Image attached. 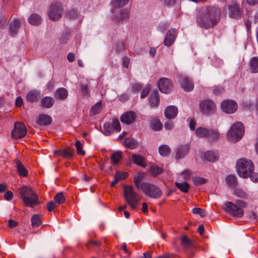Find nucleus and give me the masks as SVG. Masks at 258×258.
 <instances>
[{
  "label": "nucleus",
  "mask_w": 258,
  "mask_h": 258,
  "mask_svg": "<svg viewBox=\"0 0 258 258\" xmlns=\"http://www.w3.org/2000/svg\"><path fill=\"white\" fill-rule=\"evenodd\" d=\"M181 244L184 248H189L192 246L193 244L192 241L185 235H182L180 238Z\"/></svg>",
  "instance_id": "nucleus-41"
},
{
  "label": "nucleus",
  "mask_w": 258,
  "mask_h": 258,
  "mask_svg": "<svg viewBox=\"0 0 258 258\" xmlns=\"http://www.w3.org/2000/svg\"><path fill=\"white\" fill-rule=\"evenodd\" d=\"M41 103L43 107L49 108L53 105L54 99L51 97H45L42 99Z\"/></svg>",
  "instance_id": "nucleus-39"
},
{
  "label": "nucleus",
  "mask_w": 258,
  "mask_h": 258,
  "mask_svg": "<svg viewBox=\"0 0 258 258\" xmlns=\"http://www.w3.org/2000/svg\"><path fill=\"white\" fill-rule=\"evenodd\" d=\"M128 176V173L127 172H123L121 171H117L115 172L114 178L118 179V180H123L126 178Z\"/></svg>",
  "instance_id": "nucleus-50"
},
{
  "label": "nucleus",
  "mask_w": 258,
  "mask_h": 258,
  "mask_svg": "<svg viewBox=\"0 0 258 258\" xmlns=\"http://www.w3.org/2000/svg\"><path fill=\"white\" fill-rule=\"evenodd\" d=\"M199 110L202 114L206 116H211L216 113L217 106L215 102L212 99H206L200 102Z\"/></svg>",
  "instance_id": "nucleus-8"
},
{
  "label": "nucleus",
  "mask_w": 258,
  "mask_h": 258,
  "mask_svg": "<svg viewBox=\"0 0 258 258\" xmlns=\"http://www.w3.org/2000/svg\"><path fill=\"white\" fill-rule=\"evenodd\" d=\"M244 134L243 124L239 121L234 123L227 133V138L233 143H236L242 139Z\"/></svg>",
  "instance_id": "nucleus-5"
},
{
  "label": "nucleus",
  "mask_w": 258,
  "mask_h": 258,
  "mask_svg": "<svg viewBox=\"0 0 258 258\" xmlns=\"http://www.w3.org/2000/svg\"><path fill=\"white\" fill-rule=\"evenodd\" d=\"M178 82L184 91L188 92L194 90V83L187 76L180 75L178 78Z\"/></svg>",
  "instance_id": "nucleus-17"
},
{
  "label": "nucleus",
  "mask_w": 258,
  "mask_h": 258,
  "mask_svg": "<svg viewBox=\"0 0 258 258\" xmlns=\"http://www.w3.org/2000/svg\"><path fill=\"white\" fill-rule=\"evenodd\" d=\"M54 154H57L64 158H71L74 156V150L70 148H66L62 150L55 151Z\"/></svg>",
  "instance_id": "nucleus-25"
},
{
  "label": "nucleus",
  "mask_w": 258,
  "mask_h": 258,
  "mask_svg": "<svg viewBox=\"0 0 258 258\" xmlns=\"http://www.w3.org/2000/svg\"><path fill=\"white\" fill-rule=\"evenodd\" d=\"M130 0H111V5L114 8H120L124 7Z\"/></svg>",
  "instance_id": "nucleus-40"
},
{
  "label": "nucleus",
  "mask_w": 258,
  "mask_h": 258,
  "mask_svg": "<svg viewBox=\"0 0 258 258\" xmlns=\"http://www.w3.org/2000/svg\"><path fill=\"white\" fill-rule=\"evenodd\" d=\"M151 87L150 85H147L146 87H145L141 92V98H144L146 97L149 94L150 92L151 91Z\"/></svg>",
  "instance_id": "nucleus-52"
},
{
  "label": "nucleus",
  "mask_w": 258,
  "mask_h": 258,
  "mask_svg": "<svg viewBox=\"0 0 258 258\" xmlns=\"http://www.w3.org/2000/svg\"><path fill=\"white\" fill-rule=\"evenodd\" d=\"M233 194L237 197L244 199H246L248 198V195L243 189L240 188H235L233 191Z\"/></svg>",
  "instance_id": "nucleus-45"
},
{
  "label": "nucleus",
  "mask_w": 258,
  "mask_h": 258,
  "mask_svg": "<svg viewBox=\"0 0 258 258\" xmlns=\"http://www.w3.org/2000/svg\"><path fill=\"white\" fill-rule=\"evenodd\" d=\"M150 127L153 131H159L163 128V124L160 119L156 117H152L150 120Z\"/></svg>",
  "instance_id": "nucleus-27"
},
{
  "label": "nucleus",
  "mask_w": 258,
  "mask_h": 258,
  "mask_svg": "<svg viewBox=\"0 0 258 258\" xmlns=\"http://www.w3.org/2000/svg\"><path fill=\"white\" fill-rule=\"evenodd\" d=\"M159 90L163 93H170L173 90L174 86L172 81L167 78H161L158 82Z\"/></svg>",
  "instance_id": "nucleus-12"
},
{
  "label": "nucleus",
  "mask_w": 258,
  "mask_h": 258,
  "mask_svg": "<svg viewBox=\"0 0 258 258\" xmlns=\"http://www.w3.org/2000/svg\"><path fill=\"white\" fill-rule=\"evenodd\" d=\"M132 160L133 162L142 167L146 166V162L144 157L138 154H133L132 155Z\"/></svg>",
  "instance_id": "nucleus-31"
},
{
  "label": "nucleus",
  "mask_w": 258,
  "mask_h": 258,
  "mask_svg": "<svg viewBox=\"0 0 258 258\" xmlns=\"http://www.w3.org/2000/svg\"><path fill=\"white\" fill-rule=\"evenodd\" d=\"M221 10L216 6H206L201 8L196 15V22L200 27L209 29L216 26L220 22Z\"/></svg>",
  "instance_id": "nucleus-1"
},
{
  "label": "nucleus",
  "mask_w": 258,
  "mask_h": 258,
  "mask_svg": "<svg viewBox=\"0 0 258 258\" xmlns=\"http://www.w3.org/2000/svg\"><path fill=\"white\" fill-rule=\"evenodd\" d=\"M225 92V88L221 85L214 86L213 87V93L216 96L222 95Z\"/></svg>",
  "instance_id": "nucleus-47"
},
{
  "label": "nucleus",
  "mask_w": 258,
  "mask_h": 258,
  "mask_svg": "<svg viewBox=\"0 0 258 258\" xmlns=\"http://www.w3.org/2000/svg\"><path fill=\"white\" fill-rule=\"evenodd\" d=\"M123 144L126 148L130 149H135L138 146L137 142L133 138H125L123 141Z\"/></svg>",
  "instance_id": "nucleus-33"
},
{
  "label": "nucleus",
  "mask_w": 258,
  "mask_h": 258,
  "mask_svg": "<svg viewBox=\"0 0 258 258\" xmlns=\"http://www.w3.org/2000/svg\"><path fill=\"white\" fill-rule=\"evenodd\" d=\"M177 33L175 29H170L169 30L165 35L164 44L167 47L171 46L176 39Z\"/></svg>",
  "instance_id": "nucleus-18"
},
{
  "label": "nucleus",
  "mask_w": 258,
  "mask_h": 258,
  "mask_svg": "<svg viewBox=\"0 0 258 258\" xmlns=\"http://www.w3.org/2000/svg\"><path fill=\"white\" fill-rule=\"evenodd\" d=\"M144 174L143 173H138L135 175L134 177V182L137 189L140 190L142 189V186H143V182L142 181L144 179Z\"/></svg>",
  "instance_id": "nucleus-30"
},
{
  "label": "nucleus",
  "mask_w": 258,
  "mask_h": 258,
  "mask_svg": "<svg viewBox=\"0 0 258 258\" xmlns=\"http://www.w3.org/2000/svg\"><path fill=\"white\" fill-rule=\"evenodd\" d=\"M191 174V171L188 169H185L181 173L182 178L185 180L189 179L190 178Z\"/></svg>",
  "instance_id": "nucleus-55"
},
{
  "label": "nucleus",
  "mask_w": 258,
  "mask_h": 258,
  "mask_svg": "<svg viewBox=\"0 0 258 258\" xmlns=\"http://www.w3.org/2000/svg\"><path fill=\"white\" fill-rule=\"evenodd\" d=\"M63 14V8L59 3L51 4L48 12L49 18L52 21H57Z\"/></svg>",
  "instance_id": "nucleus-10"
},
{
  "label": "nucleus",
  "mask_w": 258,
  "mask_h": 258,
  "mask_svg": "<svg viewBox=\"0 0 258 258\" xmlns=\"http://www.w3.org/2000/svg\"><path fill=\"white\" fill-rule=\"evenodd\" d=\"M136 117L137 115L134 111H128L120 116V119L122 123L130 124L134 122Z\"/></svg>",
  "instance_id": "nucleus-19"
},
{
  "label": "nucleus",
  "mask_w": 258,
  "mask_h": 258,
  "mask_svg": "<svg viewBox=\"0 0 258 258\" xmlns=\"http://www.w3.org/2000/svg\"><path fill=\"white\" fill-rule=\"evenodd\" d=\"M204 157L208 161L215 162L218 160L219 155L213 151H208L205 153Z\"/></svg>",
  "instance_id": "nucleus-29"
},
{
  "label": "nucleus",
  "mask_w": 258,
  "mask_h": 258,
  "mask_svg": "<svg viewBox=\"0 0 258 258\" xmlns=\"http://www.w3.org/2000/svg\"><path fill=\"white\" fill-rule=\"evenodd\" d=\"M130 64V59L127 56H123L122 58V65L125 68H128Z\"/></svg>",
  "instance_id": "nucleus-59"
},
{
  "label": "nucleus",
  "mask_w": 258,
  "mask_h": 258,
  "mask_svg": "<svg viewBox=\"0 0 258 258\" xmlns=\"http://www.w3.org/2000/svg\"><path fill=\"white\" fill-rule=\"evenodd\" d=\"M116 53H120L125 50V42L123 40L117 41L115 45Z\"/></svg>",
  "instance_id": "nucleus-44"
},
{
  "label": "nucleus",
  "mask_w": 258,
  "mask_h": 258,
  "mask_svg": "<svg viewBox=\"0 0 258 258\" xmlns=\"http://www.w3.org/2000/svg\"><path fill=\"white\" fill-rule=\"evenodd\" d=\"M20 25L21 22L20 20L17 19L14 20L10 24L9 33L11 36L15 37L17 35Z\"/></svg>",
  "instance_id": "nucleus-23"
},
{
  "label": "nucleus",
  "mask_w": 258,
  "mask_h": 258,
  "mask_svg": "<svg viewBox=\"0 0 258 258\" xmlns=\"http://www.w3.org/2000/svg\"><path fill=\"white\" fill-rule=\"evenodd\" d=\"M68 95V91L64 88H59L55 92L54 97L59 100L66 99Z\"/></svg>",
  "instance_id": "nucleus-35"
},
{
  "label": "nucleus",
  "mask_w": 258,
  "mask_h": 258,
  "mask_svg": "<svg viewBox=\"0 0 258 258\" xmlns=\"http://www.w3.org/2000/svg\"><path fill=\"white\" fill-rule=\"evenodd\" d=\"M196 136L199 138H207L211 142L217 141L220 134L216 130L200 126L195 130Z\"/></svg>",
  "instance_id": "nucleus-6"
},
{
  "label": "nucleus",
  "mask_w": 258,
  "mask_h": 258,
  "mask_svg": "<svg viewBox=\"0 0 258 258\" xmlns=\"http://www.w3.org/2000/svg\"><path fill=\"white\" fill-rule=\"evenodd\" d=\"M164 169L157 166H152L150 168V172L152 175L154 177L157 176L158 175L162 173Z\"/></svg>",
  "instance_id": "nucleus-46"
},
{
  "label": "nucleus",
  "mask_w": 258,
  "mask_h": 258,
  "mask_svg": "<svg viewBox=\"0 0 258 258\" xmlns=\"http://www.w3.org/2000/svg\"><path fill=\"white\" fill-rule=\"evenodd\" d=\"M229 11V16L230 18L235 19H239L243 14V9L236 2H232L227 6Z\"/></svg>",
  "instance_id": "nucleus-11"
},
{
  "label": "nucleus",
  "mask_w": 258,
  "mask_h": 258,
  "mask_svg": "<svg viewBox=\"0 0 258 258\" xmlns=\"http://www.w3.org/2000/svg\"><path fill=\"white\" fill-rule=\"evenodd\" d=\"M192 181L196 186H200L206 182L207 180L203 177H195L192 178Z\"/></svg>",
  "instance_id": "nucleus-49"
},
{
  "label": "nucleus",
  "mask_w": 258,
  "mask_h": 258,
  "mask_svg": "<svg viewBox=\"0 0 258 258\" xmlns=\"http://www.w3.org/2000/svg\"><path fill=\"white\" fill-rule=\"evenodd\" d=\"M192 213L194 214H199L201 217H205L206 216L205 211L200 208H194L192 210Z\"/></svg>",
  "instance_id": "nucleus-53"
},
{
  "label": "nucleus",
  "mask_w": 258,
  "mask_h": 258,
  "mask_svg": "<svg viewBox=\"0 0 258 258\" xmlns=\"http://www.w3.org/2000/svg\"><path fill=\"white\" fill-rule=\"evenodd\" d=\"M40 98V92L37 90H31L26 95L27 101L31 103L37 102Z\"/></svg>",
  "instance_id": "nucleus-26"
},
{
  "label": "nucleus",
  "mask_w": 258,
  "mask_h": 258,
  "mask_svg": "<svg viewBox=\"0 0 258 258\" xmlns=\"http://www.w3.org/2000/svg\"><path fill=\"white\" fill-rule=\"evenodd\" d=\"M75 146L78 154L80 156H84L85 155V151L82 149V145L80 141L77 140L76 142Z\"/></svg>",
  "instance_id": "nucleus-51"
},
{
  "label": "nucleus",
  "mask_w": 258,
  "mask_h": 258,
  "mask_svg": "<svg viewBox=\"0 0 258 258\" xmlns=\"http://www.w3.org/2000/svg\"><path fill=\"white\" fill-rule=\"evenodd\" d=\"M122 153L121 151H119L111 154L110 159L112 164L117 165L118 164L119 162L122 158Z\"/></svg>",
  "instance_id": "nucleus-36"
},
{
  "label": "nucleus",
  "mask_w": 258,
  "mask_h": 258,
  "mask_svg": "<svg viewBox=\"0 0 258 258\" xmlns=\"http://www.w3.org/2000/svg\"><path fill=\"white\" fill-rule=\"evenodd\" d=\"M165 5L167 7L173 6L177 0H163Z\"/></svg>",
  "instance_id": "nucleus-62"
},
{
  "label": "nucleus",
  "mask_w": 258,
  "mask_h": 258,
  "mask_svg": "<svg viewBox=\"0 0 258 258\" xmlns=\"http://www.w3.org/2000/svg\"><path fill=\"white\" fill-rule=\"evenodd\" d=\"M142 85L140 83L134 84L132 86V91L134 93H137L141 90Z\"/></svg>",
  "instance_id": "nucleus-58"
},
{
  "label": "nucleus",
  "mask_w": 258,
  "mask_h": 258,
  "mask_svg": "<svg viewBox=\"0 0 258 258\" xmlns=\"http://www.w3.org/2000/svg\"><path fill=\"white\" fill-rule=\"evenodd\" d=\"M175 185L178 189L184 193L188 192L190 188V185L186 181L180 183L175 182Z\"/></svg>",
  "instance_id": "nucleus-38"
},
{
  "label": "nucleus",
  "mask_w": 258,
  "mask_h": 258,
  "mask_svg": "<svg viewBox=\"0 0 258 258\" xmlns=\"http://www.w3.org/2000/svg\"><path fill=\"white\" fill-rule=\"evenodd\" d=\"M67 15L70 19H76L78 17L79 14L76 10L72 9L67 12Z\"/></svg>",
  "instance_id": "nucleus-54"
},
{
  "label": "nucleus",
  "mask_w": 258,
  "mask_h": 258,
  "mask_svg": "<svg viewBox=\"0 0 258 258\" xmlns=\"http://www.w3.org/2000/svg\"><path fill=\"white\" fill-rule=\"evenodd\" d=\"M159 152L162 156L166 157L169 155L171 150L166 145H163L159 147Z\"/></svg>",
  "instance_id": "nucleus-43"
},
{
  "label": "nucleus",
  "mask_w": 258,
  "mask_h": 258,
  "mask_svg": "<svg viewBox=\"0 0 258 258\" xmlns=\"http://www.w3.org/2000/svg\"><path fill=\"white\" fill-rule=\"evenodd\" d=\"M223 209L226 213L235 217L241 218L244 215V210L231 202H225L223 206Z\"/></svg>",
  "instance_id": "nucleus-9"
},
{
  "label": "nucleus",
  "mask_w": 258,
  "mask_h": 258,
  "mask_svg": "<svg viewBox=\"0 0 258 258\" xmlns=\"http://www.w3.org/2000/svg\"><path fill=\"white\" fill-rule=\"evenodd\" d=\"M69 39V36L67 34L62 35L59 39V42L62 44H65Z\"/></svg>",
  "instance_id": "nucleus-63"
},
{
  "label": "nucleus",
  "mask_w": 258,
  "mask_h": 258,
  "mask_svg": "<svg viewBox=\"0 0 258 258\" xmlns=\"http://www.w3.org/2000/svg\"><path fill=\"white\" fill-rule=\"evenodd\" d=\"M41 215L39 214H35L31 218V225L33 227H37L42 224V221L40 219Z\"/></svg>",
  "instance_id": "nucleus-42"
},
{
  "label": "nucleus",
  "mask_w": 258,
  "mask_h": 258,
  "mask_svg": "<svg viewBox=\"0 0 258 258\" xmlns=\"http://www.w3.org/2000/svg\"><path fill=\"white\" fill-rule=\"evenodd\" d=\"M54 200L56 203L61 204L65 202L66 199L63 193L60 192L55 195L54 198Z\"/></svg>",
  "instance_id": "nucleus-48"
},
{
  "label": "nucleus",
  "mask_w": 258,
  "mask_h": 258,
  "mask_svg": "<svg viewBox=\"0 0 258 258\" xmlns=\"http://www.w3.org/2000/svg\"><path fill=\"white\" fill-rule=\"evenodd\" d=\"M19 192L21 199L24 203L25 206L33 207L38 204V197L30 187L23 186L20 188Z\"/></svg>",
  "instance_id": "nucleus-3"
},
{
  "label": "nucleus",
  "mask_w": 258,
  "mask_h": 258,
  "mask_svg": "<svg viewBox=\"0 0 258 258\" xmlns=\"http://www.w3.org/2000/svg\"><path fill=\"white\" fill-rule=\"evenodd\" d=\"M238 175L243 178H250L255 183L258 182V173L254 172L255 166L253 162L245 158L239 159L236 163Z\"/></svg>",
  "instance_id": "nucleus-2"
},
{
  "label": "nucleus",
  "mask_w": 258,
  "mask_h": 258,
  "mask_svg": "<svg viewBox=\"0 0 258 258\" xmlns=\"http://www.w3.org/2000/svg\"><path fill=\"white\" fill-rule=\"evenodd\" d=\"M130 16V10L127 9H122L118 14L113 13L111 16V19L114 22L118 24L123 21H128Z\"/></svg>",
  "instance_id": "nucleus-14"
},
{
  "label": "nucleus",
  "mask_w": 258,
  "mask_h": 258,
  "mask_svg": "<svg viewBox=\"0 0 258 258\" xmlns=\"http://www.w3.org/2000/svg\"><path fill=\"white\" fill-rule=\"evenodd\" d=\"M55 207V204L53 201H50L47 204V208L49 211H52Z\"/></svg>",
  "instance_id": "nucleus-64"
},
{
  "label": "nucleus",
  "mask_w": 258,
  "mask_h": 258,
  "mask_svg": "<svg viewBox=\"0 0 258 258\" xmlns=\"http://www.w3.org/2000/svg\"><path fill=\"white\" fill-rule=\"evenodd\" d=\"M178 114V109L175 106H167L164 111L165 116L169 119H172L175 118Z\"/></svg>",
  "instance_id": "nucleus-21"
},
{
  "label": "nucleus",
  "mask_w": 258,
  "mask_h": 258,
  "mask_svg": "<svg viewBox=\"0 0 258 258\" xmlns=\"http://www.w3.org/2000/svg\"><path fill=\"white\" fill-rule=\"evenodd\" d=\"M235 204L238 208H240L242 209L243 208H246L247 207V203L240 200H237L235 201Z\"/></svg>",
  "instance_id": "nucleus-57"
},
{
  "label": "nucleus",
  "mask_w": 258,
  "mask_h": 258,
  "mask_svg": "<svg viewBox=\"0 0 258 258\" xmlns=\"http://www.w3.org/2000/svg\"><path fill=\"white\" fill-rule=\"evenodd\" d=\"M52 122L51 117L48 115L42 114L39 115L36 119V122L40 125L47 126Z\"/></svg>",
  "instance_id": "nucleus-22"
},
{
  "label": "nucleus",
  "mask_w": 258,
  "mask_h": 258,
  "mask_svg": "<svg viewBox=\"0 0 258 258\" xmlns=\"http://www.w3.org/2000/svg\"><path fill=\"white\" fill-rule=\"evenodd\" d=\"M249 67L252 73H258V57H252L249 61Z\"/></svg>",
  "instance_id": "nucleus-34"
},
{
  "label": "nucleus",
  "mask_w": 258,
  "mask_h": 258,
  "mask_svg": "<svg viewBox=\"0 0 258 258\" xmlns=\"http://www.w3.org/2000/svg\"><path fill=\"white\" fill-rule=\"evenodd\" d=\"M189 149L188 145H181L178 147L175 151V158L179 159L184 157L187 154Z\"/></svg>",
  "instance_id": "nucleus-24"
},
{
  "label": "nucleus",
  "mask_w": 258,
  "mask_h": 258,
  "mask_svg": "<svg viewBox=\"0 0 258 258\" xmlns=\"http://www.w3.org/2000/svg\"><path fill=\"white\" fill-rule=\"evenodd\" d=\"M174 127V122L171 119L166 121L164 123V127L166 130H171Z\"/></svg>",
  "instance_id": "nucleus-56"
},
{
  "label": "nucleus",
  "mask_w": 258,
  "mask_h": 258,
  "mask_svg": "<svg viewBox=\"0 0 258 258\" xmlns=\"http://www.w3.org/2000/svg\"><path fill=\"white\" fill-rule=\"evenodd\" d=\"M129 99V95L127 93H123L119 96V100L121 102H125Z\"/></svg>",
  "instance_id": "nucleus-61"
},
{
  "label": "nucleus",
  "mask_w": 258,
  "mask_h": 258,
  "mask_svg": "<svg viewBox=\"0 0 258 258\" xmlns=\"http://www.w3.org/2000/svg\"><path fill=\"white\" fill-rule=\"evenodd\" d=\"M220 108L223 112L227 114H232L237 110L238 105L236 101L232 100L226 99L221 102Z\"/></svg>",
  "instance_id": "nucleus-13"
},
{
  "label": "nucleus",
  "mask_w": 258,
  "mask_h": 258,
  "mask_svg": "<svg viewBox=\"0 0 258 258\" xmlns=\"http://www.w3.org/2000/svg\"><path fill=\"white\" fill-rule=\"evenodd\" d=\"M123 197L126 203L132 209L136 210L140 200V195L134 191L132 185H125L123 187Z\"/></svg>",
  "instance_id": "nucleus-4"
},
{
  "label": "nucleus",
  "mask_w": 258,
  "mask_h": 258,
  "mask_svg": "<svg viewBox=\"0 0 258 258\" xmlns=\"http://www.w3.org/2000/svg\"><path fill=\"white\" fill-rule=\"evenodd\" d=\"M104 134L110 135L114 132H118L121 130V126L118 119H113L112 123L106 122L103 125Z\"/></svg>",
  "instance_id": "nucleus-15"
},
{
  "label": "nucleus",
  "mask_w": 258,
  "mask_h": 258,
  "mask_svg": "<svg viewBox=\"0 0 258 258\" xmlns=\"http://www.w3.org/2000/svg\"><path fill=\"white\" fill-rule=\"evenodd\" d=\"M149 104L151 107L157 108L160 103V96L157 90H153L149 98Z\"/></svg>",
  "instance_id": "nucleus-20"
},
{
  "label": "nucleus",
  "mask_w": 258,
  "mask_h": 258,
  "mask_svg": "<svg viewBox=\"0 0 258 258\" xmlns=\"http://www.w3.org/2000/svg\"><path fill=\"white\" fill-rule=\"evenodd\" d=\"M196 119L194 118H192L190 119L189 123V127L191 131H195L196 130Z\"/></svg>",
  "instance_id": "nucleus-60"
},
{
  "label": "nucleus",
  "mask_w": 258,
  "mask_h": 258,
  "mask_svg": "<svg viewBox=\"0 0 258 258\" xmlns=\"http://www.w3.org/2000/svg\"><path fill=\"white\" fill-rule=\"evenodd\" d=\"M27 133L24 124L20 122L15 123L14 128L12 132V137L15 139H19L24 137Z\"/></svg>",
  "instance_id": "nucleus-16"
},
{
  "label": "nucleus",
  "mask_w": 258,
  "mask_h": 258,
  "mask_svg": "<svg viewBox=\"0 0 258 258\" xmlns=\"http://www.w3.org/2000/svg\"><path fill=\"white\" fill-rule=\"evenodd\" d=\"M16 167L18 173L20 176L26 177L27 176V170L19 160H17L16 161Z\"/></svg>",
  "instance_id": "nucleus-32"
},
{
  "label": "nucleus",
  "mask_w": 258,
  "mask_h": 258,
  "mask_svg": "<svg viewBox=\"0 0 258 258\" xmlns=\"http://www.w3.org/2000/svg\"><path fill=\"white\" fill-rule=\"evenodd\" d=\"M226 182L229 187L234 189L238 185L237 177L234 175H229L226 178Z\"/></svg>",
  "instance_id": "nucleus-28"
},
{
  "label": "nucleus",
  "mask_w": 258,
  "mask_h": 258,
  "mask_svg": "<svg viewBox=\"0 0 258 258\" xmlns=\"http://www.w3.org/2000/svg\"><path fill=\"white\" fill-rule=\"evenodd\" d=\"M142 189L140 190L148 197L154 199H157L161 197L163 192L161 188L153 183L143 182Z\"/></svg>",
  "instance_id": "nucleus-7"
},
{
  "label": "nucleus",
  "mask_w": 258,
  "mask_h": 258,
  "mask_svg": "<svg viewBox=\"0 0 258 258\" xmlns=\"http://www.w3.org/2000/svg\"><path fill=\"white\" fill-rule=\"evenodd\" d=\"M28 22L33 25H38L41 23V17L36 14H33L28 18Z\"/></svg>",
  "instance_id": "nucleus-37"
}]
</instances>
